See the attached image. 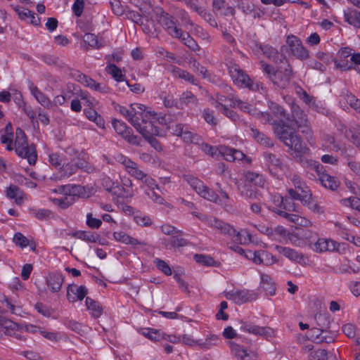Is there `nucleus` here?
Masks as SVG:
<instances>
[{
	"instance_id": "nucleus-22",
	"label": "nucleus",
	"mask_w": 360,
	"mask_h": 360,
	"mask_svg": "<svg viewBox=\"0 0 360 360\" xmlns=\"http://www.w3.org/2000/svg\"><path fill=\"white\" fill-rule=\"evenodd\" d=\"M344 20L348 24L360 27V12L352 8H347L343 11Z\"/></svg>"
},
{
	"instance_id": "nucleus-34",
	"label": "nucleus",
	"mask_w": 360,
	"mask_h": 360,
	"mask_svg": "<svg viewBox=\"0 0 360 360\" xmlns=\"http://www.w3.org/2000/svg\"><path fill=\"white\" fill-rule=\"evenodd\" d=\"M139 333L153 341H158L163 338L162 333L160 330L150 328H140Z\"/></svg>"
},
{
	"instance_id": "nucleus-42",
	"label": "nucleus",
	"mask_w": 360,
	"mask_h": 360,
	"mask_svg": "<svg viewBox=\"0 0 360 360\" xmlns=\"http://www.w3.org/2000/svg\"><path fill=\"white\" fill-rule=\"evenodd\" d=\"M84 40L89 46L96 49H100L105 44L103 41L98 39L97 36L91 33H86L84 36Z\"/></svg>"
},
{
	"instance_id": "nucleus-52",
	"label": "nucleus",
	"mask_w": 360,
	"mask_h": 360,
	"mask_svg": "<svg viewBox=\"0 0 360 360\" xmlns=\"http://www.w3.org/2000/svg\"><path fill=\"white\" fill-rule=\"evenodd\" d=\"M261 283L262 288L267 292L271 293L273 290V281L271 278L266 274L261 276Z\"/></svg>"
},
{
	"instance_id": "nucleus-21",
	"label": "nucleus",
	"mask_w": 360,
	"mask_h": 360,
	"mask_svg": "<svg viewBox=\"0 0 360 360\" xmlns=\"http://www.w3.org/2000/svg\"><path fill=\"white\" fill-rule=\"evenodd\" d=\"M203 220H205L208 225H210L212 227L216 228L219 230H220L221 232L228 233L230 235L236 233V230L231 227L230 225L225 224L221 221H219L216 219L215 218L212 217H203Z\"/></svg>"
},
{
	"instance_id": "nucleus-10",
	"label": "nucleus",
	"mask_w": 360,
	"mask_h": 360,
	"mask_svg": "<svg viewBox=\"0 0 360 360\" xmlns=\"http://www.w3.org/2000/svg\"><path fill=\"white\" fill-rule=\"evenodd\" d=\"M236 251L243 255L245 258L251 260L255 264H264L265 265H271L278 262L277 259L272 255L265 252H257L250 250H245L241 248L237 247Z\"/></svg>"
},
{
	"instance_id": "nucleus-49",
	"label": "nucleus",
	"mask_w": 360,
	"mask_h": 360,
	"mask_svg": "<svg viewBox=\"0 0 360 360\" xmlns=\"http://www.w3.org/2000/svg\"><path fill=\"white\" fill-rule=\"evenodd\" d=\"M134 218L136 224L141 226H149L152 224V219L148 216L139 212H136Z\"/></svg>"
},
{
	"instance_id": "nucleus-8",
	"label": "nucleus",
	"mask_w": 360,
	"mask_h": 360,
	"mask_svg": "<svg viewBox=\"0 0 360 360\" xmlns=\"http://www.w3.org/2000/svg\"><path fill=\"white\" fill-rule=\"evenodd\" d=\"M286 46L289 53L296 58L306 60L309 58V51L303 45L301 39L295 35L290 34L286 37Z\"/></svg>"
},
{
	"instance_id": "nucleus-12",
	"label": "nucleus",
	"mask_w": 360,
	"mask_h": 360,
	"mask_svg": "<svg viewBox=\"0 0 360 360\" xmlns=\"http://www.w3.org/2000/svg\"><path fill=\"white\" fill-rule=\"evenodd\" d=\"M261 66L263 71L269 75L271 81L278 86H285L290 78V69L286 68L285 72L283 73L281 70H275L274 68L263 61H261Z\"/></svg>"
},
{
	"instance_id": "nucleus-13",
	"label": "nucleus",
	"mask_w": 360,
	"mask_h": 360,
	"mask_svg": "<svg viewBox=\"0 0 360 360\" xmlns=\"http://www.w3.org/2000/svg\"><path fill=\"white\" fill-rule=\"evenodd\" d=\"M289 194L292 198L300 200L310 208L313 207L312 205H311V195L308 188L304 184H301L299 181L297 185V183H295V190L290 189Z\"/></svg>"
},
{
	"instance_id": "nucleus-45",
	"label": "nucleus",
	"mask_w": 360,
	"mask_h": 360,
	"mask_svg": "<svg viewBox=\"0 0 360 360\" xmlns=\"http://www.w3.org/2000/svg\"><path fill=\"white\" fill-rule=\"evenodd\" d=\"M175 37L179 39L185 45L193 51H195L198 47L195 41L188 33H183L181 30V36Z\"/></svg>"
},
{
	"instance_id": "nucleus-62",
	"label": "nucleus",
	"mask_w": 360,
	"mask_h": 360,
	"mask_svg": "<svg viewBox=\"0 0 360 360\" xmlns=\"http://www.w3.org/2000/svg\"><path fill=\"white\" fill-rule=\"evenodd\" d=\"M89 102L86 98H82L81 101L79 100H72L71 101V109L73 111L79 112L82 110V105H85Z\"/></svg>"
},
{
	"instance_id": "nucleus-9",
	"label": "nucleus",
	"mask_w": 360,
	"mask_h": 360,
	"mask_svg": "<svg viewBox=\"0 0 360 360\" xmlns=\"http://www.w3.org/2000/svg\"><path fill=\"white\" fill-rule=\"evenodd\" d=\"M229 74L233 82L240 87H248L251 90H259V84L253 83L248 75L242 70L238 65L229 67Z\"/></svg>"
},
{
	"instance_id": "nucleus-7",
	"label": "nucleus",
	"mask_w": 360,
	"mask_h": 360,
	"mask_svg": "<svg viewBox=\"0 0 360 360\" xmlns=\"http://www.w3.org/2000/svg\"><path fill=\"white\" fill-rule=\"evenodd\" d=\"M202 149L205 153L210 154L213 157L221 155L228 161L242 160L245 157L242 152L232 148H229L224 146H221L219 148H213L212 146L205 143L202 146Z\"/></svg>"
},
{
	"instance_id": "nucleus-18",
	"label": "nucleus",
	"mask_w": 360,
	"mask_h": 360,
	"mask_svg": "<svg viewBox=\"0 0 360 360\" xmlns=\"http://www.w3.org/2000/svg\"><path fill=\"white\" fill-rule=\"evenodd\" d=\"M229 346L232 354L239 360L257 359L256 353L252 350L246 349L233 342H229Z\"/></svg>"
},
{
	"instance_id": "nucleus-58",
	"label": "nucleus",
	"mask_w": 360,
	"mask_h": 360,
	"mask_svg": "<svg viewBox=\"0 0 360 360\" xmlns=\"http://www.w3.org/2000/svg\"><path fill=\"white\" fill-rule=\"evenodd\" d=\"M11 98L18 105L22 106L23 105L24 102L22 100V96L21 93L15 88H11Z\"/></svg>"
},
{
	"instance_id": "nucleus-19",
	"label": "nucleus",
	"mask_w": 360,
	"mask_h": 360,
	"mask_svg": "<svg viewBox=\"0 0 360 360\" xmlns=\"http://www.w3.org/2000/svg\"><path fill=\"white\" fill-rule=\"evenodd\" d=\"M274 232V238L278 240H287L288 239L292 244L298 246H302L307 242L302 240V238H297L295 236L288 234L282 226L277 227Z\"/></svg>"
},
{
	"instance_id": "nucleus-39",
	"label": "nucleus",
	"mask_w": 360,
	"mask_h": 360,
	"mask_svg": "<svg viewBox=\"0 0 360 360\" xmlns=\"http://www.w3.org/2000/svg\"><path fill=\"white\" fill-rule=\"evenodd\" d=\"M275 202H278V205L286 211H297V207L292 200L283 199L280 195L275 197Z\"/></svg>"
},
{
	"instance_id": "nucleus-48",
	"label": "nucleus",
	"mask_w": 360,
	"mask_h": 360,
	"mask_svg": "<svg viewBox=\"0 0 360 360\" xmlns=\"http://www.w3.org/2000/svg\"><path fill=\"white\" fill-rule=\"evenodd\" d=\"M269 159L271 160V164L269 165L270 172L278 176L280 175L279 172L283 170L281 162L273 156H269Z\"/></svg>"
},
{
	"instance_id": "nucleus-36",
	"label": "nucleus",
	"mask_w": 360,
	"mask_h": 360,
	"mask_svg": "<svg viewBox=\"0 0 360 360\" xmlns=\"http://www.w3.org/2000/svg\"><path fill=\"white\" fill-rule=\"evenodd\" d=\"M86 307L89 313L94 317H99L102 314L101 307L89 297L86 298Z\"/></svg>"
},
{
	"instance_id": "nucleus-26",
	"label": "nucleus",
	"mask_w": 360,
	"mask_h": 360,
	"mask_svg": "<svg viewBox=\"0 0 360 360\" xmlns=\"http://www.w3.org/2000/svg\"><path fill=\"white\" fill-rule=\"evenodd\" d=\"M308 338L316 342H330L332 338L328 337V332L319 328H312L309 331Z\"/></svg>"
},
{
	"instance_id": "nucleus-29",
	"label": "nucleus",
	"mask_w": 360,
	"mask_h": 360,
	"mask_svg": "<svg viewBox=\"0 0 360 360\" xmlns=\"http://www.w3.org/2000/svg\"><path fill=\"white\" fill-rule=\"evenodd\" d=\"M13 243L19 246L20 248H25L27 247H30L32 250H34L36 245L34 243L28 238H27L25 236H23L20 233H17L14 235L13 238Z\"/></svg>"
},
{
	"instance_id": "nucleus-33",
	"label": "nucleus",
	"mask_w": 360,
	"mask_h": 360,
	"mask_svg": "<svg viewBox=\"0 0 360 360\" xmlns=\"http://www.w3.org/2000/svg\"><path fill=\"white\" fill-rule=\"evenodd\" d=\"M320 181L321 184L326 188L334 191L337 189L340 185V183L333 176L328 175V174H322L320 176Z\"/></svg>"
},
{
	"instance_id": "nucleus-15",
	"label": "nucleus",
	"mask_w": 360,
	"mask_h": 360,
	"mask_svg": "<svg viewBox=\"0 0 360 360\" xmlns=\"http://www.w3.org/2000/svg\"><path fill=\"white\" fill-rule=\"evenodd\" d=\"M72 75L75 80L80 82L86 87L99 92L106 91V87L105 86H102L100 83L96 82L93 79L82 74L79 72H75L72 74Z\"/></svg>"
},
{
	"instance_id": "nucleus-56",
	"label": "nucleus",
	"mask_w": 360,
	"mask_h": 360,
	"mask_svg": "<svg viewBox=\"0 0 360 360\" xmlns=\"http://www.w3.org/2000/svg\"><path fill=\"white\" fill-rule=\"evenodd\" d=\"M195 260L201 264L211 266L214 264V260L211 257L206 256L204 255H195Z\"/></svg>"
},
{
	"instance_id": "nucleus-38",
	"label": "nucleus",
	"mask_w": 360,
	"mask_h": 360,
	"mask_svg": "<svg viewBox=\"0 0 360 360\" xmlns=\"http://www.w3.org/2000/svg\"><path fill=\"white\" fill-rule=\"evenodd\" d=\"M196 104L197 98L191 92L186 91L182 94L179 100V105L181 108H183L184 105L190 107L195 105Z\"/></svg>"
},
{
	"instance_id": "nucleus-54",
	"label": "nucleus",
	"mask_w": 360,
	"mask_h": 360,
	"mask_svg": "<svg viewBox=\"0 0 360 360\" xmlns=\"http://www.w3.org/2000/svg\"><path fill=\"white\" fill-rule=\"evenodd\" d=\"M342 204L345 206L351 207L353 209L360 210V200L358 198L352 197L342 200Z\"/></svg>"
},
{
	"instance_id": "nucleus-4",
	"label": "nucleus",
	"mask_w": 360,
	"mask_h": 360,
	"mask_svg": "<svg viewBox=\"0 0 360 360\" xmlns=\"http://www.w3.org/2000/svg\"><path fill=\"white\" fill-rule=\"evenodd\" d=\"M296 235L302 237V240L307 241L305 245H309L310 248L316 252H324L331 251H340V245L337 244L334 240L327 238H319L315 243H311L309 239L312 233H307L304 230H297ZM302 245H304L303 244Z\"/></svg>"
},
{
	"instance_id": "nucleus-60",
	"label": "nucleus",
	"mask_w": 360,
	"mask_h": 360,
	"mask_svg": "<svg viewBox=\"0 0 360 360\" xmlns=\"http://www.w3.org/2000/svg\"><path fill=\"white\" fill-rule=\"evenodd\" d=\"M122 184L124 187H126V188L124 189V193H121V195L124 198L131 197L133 195V192L127 188L131 187V181L129 179L124 177L122 179Z\"/></svg>"
},
{
	"instance_id": "nucleus-40",
	"label": "nucleus",
	"mask_w": 360,
	"mask_h": 360,
	"mask_svg": "<svg viewBox=\"0 0 360 360\" xmlns=\"http://www.w3.org/2000/svg\"><path fill=\"white\" fill-rule=\"evenodd\" d=\"M171 71L174 77L182 79L195 84V80L193 79V76L186 71L176 67L172 68Z\"/></svg>"
},
{
	"instance_id": "nucleus-30",
	"label": "nucleus",
	"mask_w": 360,
	"mask_h": 360,
	"mask_svg": "<svg viewBox=\"0 0 360 360\" xmlns=\"http://www.w3.org/2000/svg\"><path fill=\"white\" fill-rule=\"evenodd\" d=\"M278 214L285 217L288 220L293 221L302 226H308L311 224L309 220L295 214H288L287 212L282 210H278Z\"/></svg>"
},
{
	"instance_id": "nucleus-17",
	"label": "nucleus",
	"mask_w": 360,
	"mask_h": 360,
	"mask_svg": "<svg viewBox=\"0 0 360 360\" xmlns=\"http://www.w3.org/2000/svg\"><path fill=\"white\" fill-rule=\"evenodd\" d=\"M88 290L84 285L70 284L67 288V298L71 302L82 300L86 295Z\"/></svg>"
},
{
	"instance_id": "nucleus-32",
	"label": "nucleus",
	"mask_w": 360,
	"mask_h": 360,
	"mask_svg": "<svg viewBox=\"0 0 360 360\" xmlns=\"http://www.w3.org/2000/svg\"><path fill=\"white\" fill-rule=\"evenodd\" d=\"M227 297L232 300L236 304H243L251 300V296L247 291H236L228 293Z\"/></svg>"
},
{
	"instance_id": "nucleus-57",
	"label": "nucleus",
	"mask_w": 360,
	"mask_h": 360,
	"mask_svg": "<svg viewBox=\"0 0 360 360\" xmlns=\"http://www.w3.org/2000/svg\"><path fill=\"white\" fill-rule=\"evenodd\" d=\"M236 236L238 237L237 240L240 243H247L251 241V236L250 233L245 229H243L238 231L236 234Z\"/></svg>"
},
{
	"instance_id": "nucleus-16",
	"label": "nucleus",
	"mask_w": 360,
	"mask_h": 360,
	"mask_svg": "<svg viewBox=\"0 0 360 360\" xmlns=\"http://www.w3.org/2000/svg\"><path fill=\"white\" fill-rule=\"evenodd\" d=\"M351 56V49L349 47L342 48L338 53L339 60H334L335 68L342 71L348 70L352 68L348 58Z\"/></svg>"
},
{
	"instance_id": "nucleus-3",
	"label": "nucleus",
	"mask_w": 360,
	"mask_h": 360,
	"mask_svg": "<svg viewBox=\"0 0 360 360\" xmlns=\"http://www.w3.org/2000/svg\"><path fill=\"white\" fill-rule=\"evenodd\" d=\"M148 114H126V118L148 139L150 145L157 150H161V146L155 139L150 138L151 135H158V130L150 122L146 121Z\"/></svg>"
},
{
	"instance_id": "nucleus-63",
	"label": "nucleus",
	"mask_w": 360,
	"mask_h": 360,
	"mask_svg": "<svg viewBox=\"0 0 360 360\" xmlns=\"http://www.w3.org/2000/svg\"><path fill=\"white\" fill-rule=\"evenodd\" d=\"M84 6V0H76L72 6V11L77 17L81 16Z\"/></svg>"
},
{
	"instance_id": "nucleus-50",
	"label": "nucleus",
	"mask_w": 360,
	"mask_h": 360,
	"mask_svg": "<svg viewBox=\"0 0 360 360\" xmlns=\"http://www.w3.org/2000/svg\"><path fill=\"white\" fill-rule=\"evenodd\" d=\"M172 133L176 136H182L183 139L186 141H193V139L190 132H184L183 127L181 124L175 126V129H172Z\"/></svg>"
},
{
	"instance_id": "nucleus-31",
	"label": "nucleus",
	"mask_w": 360,
	"mask_h": 360,
	"mask_svg": "<svg viewBox=\"0 0 360 360\" xmlns=\"http://www.w3.org/2000/svg\"><path fill=\"white\" fill-rule=\"evenodd\" d=\"M30 90L32 96L41 105L47 108L51 106V104L50 100L44 94H42L37 86L31 84L30 86Z\"/></svg>"
},
{
	"instance_id": "nucleus-61",
	"label": "nucleus",
	"mask_w": 360,
	"mask_h": 360,
	"mask_svg": "<svg viewBox=\"0 0 360 360\" xmlns=\"http://www.w3.org/2000/svg\"><path fill=\"white\" fill-rule=\"evenodd\" d=\"M156 266L162 271L165 275H171L172 271L169 265L164 261L160 259L155 260Z\"/></svg>"
},
{
	"instance_id": "nucleus-64",
	"label": "nucleus",
	"mask_w": 360,
	"mask_h": 360,
	"mask_svg": "<svg viewBox=\"0 0 360 360\" xmlns=\"http://www.w3.org/2000/svg\"><path fill=\"white\" fill-rule=\"evenodd\" d=\"M321 41L320 36L316 32L311 33L308 37L306 39V42L311 46L318 45Z\"/></svg>"
},
{
	"instance_id": "nucleus-47",
	"label": "nucleus",
	"mask_w": 360,
	"mask_h": 360,
	"mask_svg": "<svg viewBox=\"0 0 360 360\" xmlns=\"http://www.w3.org/2000/svg\"><path fill=\"white\" fill-rule=\"evenodd\" d=\"M51 200L54 205L62 209L67 208L74 202V199L72 198H70L68 195H65V197H63L61 198H51Z\"/></svg>"
},
{
	"instance_id": "nucleus-25",
	"label": "nucleus",
	"mask_w": 360,
	"mask_h": 360,
	"mask_svg": "<svg viewBox=\"0 0 360 360\" xmlns=\"http://www.w3.org/2000/svg\"><path fill=\"white\" fill-rule=\"evenodd\" d=\"M14 10L21 20H25L33 25H37L39 23V18L35 16L34 13L30 10L20 7H15Z\"/></svg>"
},
{
	"instance_id": "nucleus-14",
	"label": "nucleus",
	"mask_w": 360,
	"mask_h": 360,
	"mask_svg": "<svg viewBox=\"0 0 360 360\" xmlns=\"http://www.w3.org/2000/svg\"><path fill=\"white\" fill-rule=\"evenodd\" d=\"M158 20L172 37H174L181 36V29L176 26L175 22L169 15L163 11H161L158 16Z\"/></svg>"
},
{
	"instance_id": "nucleus-11",
	"label": "nucleus",
	"mask_w": 360,
	"mask_h": 360,
	"mask_svg": "<svg viewBox=\"0 0 360 360\" xmlns=\"http://www.w3.org/2000/svg\"><path fill=\"white\" fill-rule=\"evenodd\" d=\"M53 193H58L71 197L89 198L95 191L92 187H85L80 185H67L60 186L52 190Z\"/></svg>"
},
{
	"instance_id": "nucleus-1",
	"label": "nucleus",
	"mask_w": 360,
	"mask_h": 360,
	"mask_svg": "<svg viewBox=\"0 0 360 360\" xmlns=\"http://www.w3.org/2000/svg\"><path fill=\"white\" fill-rule=\"evenodd\" d=\"M280 115L282 117L273 124L274 133L288 148L289 153L295 158H299L307 152V148L302 143L300 138L295 134L294 130L295 127H301L302 125H305L307 120L301 116L302 114H296V119L299 118L301 123H299L297 120H292V119H295L294 114L289 115L291 117L286 116V114Z\"/></svg>"
},
{
	"instance_id": "nucleus-51",
	"label": "nucleus",
	"mask_w": 360,
	"mask_h": 360,
	"mask_svg": "<svg viewBox=\"0 0 360 360\" xmlns=\"http://www.w3.org/2000/svg\"><path fill=\"white\" fill-rule=\"evenodd\" d=\"M86 223L91 229H98L102 224L101 220L94 217L91 213H87Z\"/></svg>"
},
{
	"instance_id": "nucleus-27",
	"label": "nucleus",
	"mask_w": 360,
	"mask_h": 360,
	"mask_svg": "<svg viewBox=\"0 0 360 360\" xmlns=\"http://www.w3.org/2000/svg\"><path fill=\"white\" fill-rule=\"evenodd\" d=\"M63 283V278L60 274L49 275L47 278V285L49 290L53 292H58Z\"/></svg>"
},
{
	"instance_id": "nucleus-46",
	"label": "nucleus",
	"mask_w": 360,
	"mask_h": 360,
	"mask_svg": "<svg viewBox=\"0 0 360 360\" xmlns=\"http://www.w3.org/2000/svg\"><path fill=\"white\" fill-rule=\"evenodd\" d=\"M40 334L44 338L53 342H56L60 339L59 333L44 328L40 330Z\"/></svg>"
},
{
	"instance_id": "nucleus-23",
	"label": "nucleus",
	"mask_w": 360,
	"mask_h": 360,
	"mask_svg": "<svg viewBox=\"0 0 360 360\" xmlns=\"http://www.w3.org/2000/svg\"><path fill=\"white\" fill-rule=\"evenodd\" d=\"M276 250L278 252L284 255L291 261L305 263V259L304 257L292 249L285 247L276 246Z\"/></svg>"
},
{
	"instance_id": "nucleus-5",
	"label": "nucleus",
	"mask_w": 360,
	"mask_h": 360,
	"mask_svg": "<svg viewBox=\"0 0 360 360\" xmlns=\"http://www.w3.org/2000/svg\"><path fill=\"white\" fill-rule=\"evenodd\" d=\"M186 181L191 187L201 197L210 201L223 202L227 198L225 193H221L220 198H218L212 191H210L203 182L196 177L188 176L186 178Z\"/></svg>"
},
{
	"instance_id": "nucleus-24",
	"label": "nucleus",
	"mask_w": 360,
	"mask_h": 360,
	"mask_svg": "<svg viewBox=\"0 0 360 360\" xmlns=\"http://www.w3.org/2000/svg\"><path fill=\"white\" fill-rule=\"evenodd\" d=\"M112 125L116 132L121 135L123 138L127 139L129 143H135L134 139L130 135V129L125 125L124 123L118 121L113 120Z\"/></svg>"
},
{
	"instance_id": "nucleus-59",
	"label": "nucleus",
	"mask_w": 360,
	"mask_h": 360,
	"mask_svg": "<svg viewBox=\"0 0 360 360\" xmlns=\"http://www.w3.org/2000/svg\"><path fill=\"white\" fill-rule=\"evenodd\" d=\"M263 53L269 58L275 60L276 58L278 56L276 50L271 46H264L261 47Z\"/></svg>"
},
{
	"instance_id": "nucleus-2",
	"label": "nucleus",
	"mask_w": 360,
	"mask_h": 360,
	"mask_svg": "<svg viewBox=\"0 0 360 360\" xmlns=\"http://www.w3.org/2000/svg\"><path fill=\"white\" fill-rule=\"evenodd\" d=\"M12 127L8 123L5 127V134L1 136V143L6 144L8 150L15 149L18 156L26 158L30 165L34 164L37 158L35 148L32 145L29 146L27 144V137L24 131L20 128L16 129L14 146L12 145Z\"/></svg>"
},
{
	"instance_id": "nucleus-37",
	"label": "nucleus",
	"mask_w": 360,
	"mask_h": 360,
	"mask_svg": "<svg viewBox=\"0 0 360 360\" xmlns=\"http://www.w3.org/2000/svg\"><path fill=\"white\" fill-rule=\"evenodd\" d=\"M105 71L118 82L124 80V75L122 73V70L114 64L108 65L105 67Z\"/></svg>"
},
{
	"instance_id": "nucleus-28",
	"label": "nucleus",
	"mask_w": 360,
	"mask_h": 360,
	"mask_svg": "<svg viewBox=\"0 0 360 360\" xmlns=\"http://www.w3.org/2000/svg\"><path fill=\"white\" fill-rule=\"evenodd\" d=\"M20 326L4 317L0 316V330L9 335H14V332L18 330Z\"/></svg>"
},
{
	"instance_id": "nucleus-6",
	"label": "nucleus",
	"mask_w": 360,
	"mask_h": 360,
	"mask_svg": "<svg viewBox=\"0 0 360 360\" xmlns=\"http://www.w3.org/2000/svg\"><path fill=\"white\" fill-rule=\"evenodd\" d=\"M117 160L124 165L126 171L131 176L138 180L142 181L150 188H153V186H155L154 180L143 171L140 170L135 162L121 154L117 156Z\"/></svg>"
},
{
	"instance_id": "nucleus-35",
	"label": "nucleus",
	"mask_w": 360,
	"mask_h": 360,
	"mask_svg": "<svg viewBox=\"0 0 360 360\" xmlns=\"http://www.w3.org/2000/svg\"><path fill=\"white\" fill-rule=\"evenodd\" d=\"M6 195L7 198L13 200L17 204L22 203L23 200L21 191L18 187L14 186H10L6 188Z\"/></svg>"
},
{
	"instance_id": "nucleus-41",
	"label": "nucleus",
	"mask_w": 360,
	"mask_h": 360,
	"mask_svg": "<svg viewBox=\"0 0 360 360\" xmlns=\"http://www.w3.org/2000/svg\"><path fill=\"white\" fill-rule=\"evenodd\" d=\"M184 19L186 21V22L188 25H190L191 27L189 28V31L191 32V34L196 35L199 37H202L203 39L207 38V34L204 32L203 29L201 27L193 24L188 18L187 15Z\"/></svg>"
},
{
	"instance_id": "nucleus-43",
	"label": "nucleus",
	"mask_w": 360,
	"mask_h": 360,
	"mask_svg": "<svg viewBox=\"0 0 360 360\" xmlns=\"http://www.w3.org/2000/svg\"><path fill=\"white\" fill-rule=\"evenodd\" d=\"M230 102V106L232 108L241 110V111H245V110H252L251 105L245 102H243L240 101V99H238L237 98H232L229 100Z\"/></svg>"
},
{
	"instance_id": "nucleus-44",
	"label": "nucleus",
	"mask_w": 360,
	"mask_h": 360,
	"mask_svg": "<svg viewBox=\"0 0 360 360\" xmlns=\"http://www.w3.org/2000/svg\"><path fill=\"white\" fill-rule=\"evenodd\" d=\"M113 238L117 241L124 244H136V240L122 231H116L113 233Z\"/></svg>"
},
{
	"instance_id": "nucleus-20",
	"label": "nucleus",
	"mask_w": 360,
	"mask_h": 360,
	"mask_svg": "<svg viewBox=\"0 0 360 360\" xmlns=\"http://www.w3.org/2000/svg\"><path fill=\"white\" fill-rule=\"evenodd\" d=\"M303 352L307 354L309 360H327L326 350L314 348L311 345H307L303 347Z\"/></svg>"
},
{
	"instance_id": "nucleus-55",
	"label": "nucleus",
	"mask_w": 360,
	"mask_h": 360,
	"mask_svg": "<svg viewBox=\"0 0 360 360\" xmlns=\"http://www.w3.org/2000/svg\"><path fill=\"white\" fill-rule=\"evenodd\" d=\"M342 204L345 206L351 207L353 209L360 210V200L358 198L352 197L342 200Z\"/></svg>"
},
{
	"instance_id": "nucleus-53",
	"label": "nucleus",
	"mask_w": 360,
	"mask_h": 360,
	"mask_svg": "<svg viewBox=\"0 0 360 360\" xmlns=\"http://www.w3.org/2000/svg\"><path fill=\"white\" fill-rule=\"evenodd\" d=\"M346 101L354 110L360 112V100L351 94H347Z\"/></svg>"
}]
</instances>
